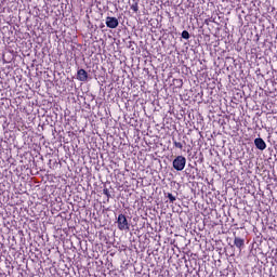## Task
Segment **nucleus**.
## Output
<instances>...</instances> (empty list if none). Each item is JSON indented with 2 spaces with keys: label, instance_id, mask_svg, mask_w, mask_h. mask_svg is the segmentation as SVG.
<instances>
[{
  "label": "nucleus",
  "instance_id": "nucleus-1",
  "mask_svg": "<svg viewBox=\"0 0 277 277\" xmlns=\"http://www.w3.org/2000/svg\"><path fill=\"white\" fill-rule=\"evenodd\" d=\"M187 164V159L184 156H177L172 162V166L176 172H183L185 166Z\"/></svg>",
  "mask_w": 277,
  "mask_h": 277
},
{
  "label": "nucleus",
  "instance_id": "nucleus-2",
  "mask_svg": "<svg viewBox=\"0 0 277 277\" xmlns=\"http://www.w3.org/2000/svg\"><path fill=\"white\" fill-rule=\"evenodd\" d=\"M117 228H119V230H131V225L129 224V220L127 219V215L124 214L118 215Z\"/></svg>",
  "mask_w": 277,
  "mask_h": 277
},
{
  "label": "nucleus",
  "instance_id": "nucleus-3",
  "mask_svg": "<svg viewBox=\"0 0 277 277\" xmlns=\"http://www.w3.org/2000/svg\"><path fill=\"white\" fill-rule=\"evenodd\" d=\"M120 25V22L116 17L107 16L106 17V27L108 29H116Z\"/></svg>",
  "mask_w": 277,
  "mask_h": 277
},
{
  "label": "nucleus",
  "instance_id": "nucleus-4",
  "mask_svg": "<svg viewBox=\"0 0 277 277\" xmlns=\"http://www.w3.org/2000/svg\"><path fill=\"white\" fill-rule=\"evenodd\" d=\"M77 79L78 81L85 82L88 81V79H90V76L88 75V71H85V69H78Z\"/></svg>",
  "mask_w": 277,
  "mask_h": 277
},
{
  "label": "nucleus",
  "instance_id": "nucleus-5",
  "mask_svg": "<svg viewBox=\"0 0 277 277\" xmlns=\"http://www.w3.org/2000/svg\"><path fill=\"white\" fill-rule=\"evenodd\" d=\"M254 145L258 148V150H265V148H267V144L261 137L254 140Z\"/></svg>",
  "mask_w": 277,
  "mask_h": 277
},
{
  "label": "nucleus",
  "instance_id": "nucleus-6",
  "mask_svg": "<svg viewBox=\"0 0 277 277\" xmlns=\"http://www.w3.org/2000/svg\"><path fill=\"white\" fill-rule=\"evenodd\" d=\"M234 246H236V248L241 250V248H243V246H246V240L243 238H240V237H235L234 238Z\"/></svg>",
  "mask_w": 277,
  "mask_h": 277
},
{
  "label": "nucleus",
  "instance_id": "nucleus-7",
  "mask_svg": "<svg viewBox=\"0 0 277 277\" xmlns=\"http://www.w3.org/2000/svg\"><path fill=\"white\" fill-rule=\"evenodd\" d=\"M131 10H133V12H138L140 6L137 5V0H133V3L131 4Z\"/></svg>",
  "mask_w": 277,
  "mask_h": 277
},
{
  "label": "nucleus",
  "instance_id": "nucleus-8",
  "mask_svg": "<svg viewBox=\"0 0 277 277\" xmlns=\"http://www.w3.org/2000/svg\"><path fill=\"white\" fill-rule=\"evenodd\" d=\"M172 141H173V146H175V148H180V150H183V143L177 142L174 138H172Z\"/></svg>",
  "mask_w": 277,
  "mask_h": 277
},
{
  "label": "nucleus",
  "instance_id": "nucleus-9",
  "mask_svg": "<svg viewBox=\"0 0 277 277\" xmlns=\"http://www.w3.org/2000/svg\"><path fill=\"white\" fill-rule=\"evenodd\" d=\"M167 198H169L171 203H174L176 201V197H174V195H172V193H168Z\"/></svg>",
  "mask_w": 277,
  "mask_h": 277
},
{
  "label": "nucleus",
  "instance_id": "nucleus-10",
  "mask_svg": "<svg viewBox=\"0 0 277 277\" xmlns=\"http://www.w3.org/2000/svg\"><path fill=\"white\" fill-rule=\"evenodd\" d=\"M182 38H184V40H189V38H190L189 31L183 30L182 31Z\"/></svg>",
  "mask_w": 277,
  "mask_h": 277
},
{
  "label": "nucleus",
  "instance_id": "nucleus-11",
  "mask_svg": "<svg viewBox=\"0 0 277 277\" xmlns=\"http://www.w3.org/2000/svg\"><path fill=\"white\" fill-rule=\"evenodd\" d=\"M174 83H176L177 88H183V80L182 79H175L173 80Z\"/></svg>",
  "mask_w": 277,
  "mask_h": 277
},
{
  "label": "nucleus",
  "instance_id": "nucleus-12",
  "mask_svg": "<svg viewBox=\"0 0 277 277\" xmlns=\"http://www.w3.org/2000/svg\"><path fill=\"white\" fill-rule=\"evenodd\" d=\"M103 194H104V196H106L108 198V200H109V198H111V194H109V189L104 188Z\"/></svg>",
  "mask_w": 277,
  "mask_h": 277
},
{
  "label": "nucleus",
  "instance_id": "nucleus-13",
  "mask_svg": "<svg viewBox=\"0 0 277 277\" xmlns=\"http://www.w3.org/2000/svg\"><path fill=\"white\" fill-rule=\"evenodd\" d=\"M103 27H105V25L102 24L101 28L103 29Z\"/></svg>",
  "mask_w": 277,
  "mask_h": 277
}]
</instances>
